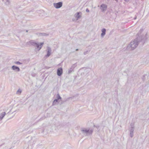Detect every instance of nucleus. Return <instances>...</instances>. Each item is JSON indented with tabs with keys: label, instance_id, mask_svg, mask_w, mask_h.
Returning <instances> with one entry per match:
<instances>
[{
	"label": "nucleus",
	"instance_id": "f257e3e1",
	"mask_svg": "<svg viewBox=\"0 0 149 149\" xmlns=\"http://www.w3.org/2000/svg\"><path fill=\"white\" fill-rule=\"evenodd\" d=\"M146 40L144 38L139 37L134 39V41H131L128 47H130L131 50L134 49L138 46L139 43H141L143 45L145 42Z\"/></svg>",
	"mask_w": 149,
	"mask_h": 149
},
{
	"label": "nucleus",
	"instance_id": "f03ea898",
	"mask_svg": "<svg viewBox=\"0 0 149 149\" xmlns=\"http://www.w3.org/2000/svg\"><path fill=\"white\" fill-rule=\"evenodd\" d=\"M29 42L32 46L36 47L38 49V50H40L41 49L44 44V42H40L39 43L38 42H36L33 40H30Z\"/></svg>",
	"mask_w": 149,
	"mask_h": 149
},
{
	"label": "nucleus",
	"instance_id": "7ed1b4c3",
	"mask_svg": "<svg viewBox=\"0 0 149 149\" xmlns=\"http://www.w3.org/2000/svg\"><path fill=\"white\" fill-rule=\"evenodd\" d=\"M81 132L83 134L88 136L92 134L93 130L92 129L84 128L81 130Z\"/></svg>",
	"mask_w": 149,
	"mask_h": 149
},
{
	"label": "nucleus",
	"instance_id": "20e7f679",
	"mask_svg": "<svg viewBox=\"0 0 149 149\" xmlns=\"http://www.w3.org/2000/svg\"><path fill=\"white\" fill-rule=\"evenodd\" d=\"M63 5V3L62 2H60L57 3H54V6L56 8L58 9L61 8Z\"/></svg>",
	"mask_w": 149,
	"mask_h": 149
},
{
	"label": "nucleus",
	"instance_id": "39448f33",
	"mask_svg": "<svg viewBox=\"0 0 149 149\" xmlns=\"http://www.w3.org/2000/svg\"><path fill=\"white\" fill-rule=\"evenodd\" d=\"M100 9L102 12H104L107 9V6L105 4L103 3L100 5Z\"/></svg>",
	"mask_w": 149,
	"mask_h": 149
},
{
	"label": "nucleus",
	"instance_id": "423d86ee",
	"mask_svg": "<svg viewBox=\"0 0 149 149\" xmlns=\"http://www.w3.org/2000/svg\"><path fill=\"white\" fill-rule=\"evenodd\" d=\"M52 50L51 48L49 47H47V54L45 55V57L48 58L49 57L51 54Z\"/></svg>",
	"mask_w": 149,
	"mask_h": 149
},
{
	"label": "nucleus",
	"instance_id": "0eeeda50",
	"mask_svg": "<svg viewBox=\"0 0 149 149\" xmlns=\"http://www.w3.org/2000/svg\"><path fill=\"white\" fill-rule=\"evenodd\" d=\"M63 69L61 68H59L57 70V74L58 76H61L63 74Z\"/></svg>",
	"mask_w": 149,
	"mask_h": 149
},
{
	"label": "nucleus",
	"instance_id": "6e6552de",
	"mask_svg": "<svg viewBox=\"0 0 149 149\" xmlns=\"http://www.w3.org/2000/svg\"><path fill=\"white\" fill-rule=\"evenodd\" d=\"M11 68L13 70L16 72H19L20 70V69L19 67L15 65H13L12 67Z\"/></svg>",
	"mask_w": 149,
	"mask_h": 149
},
{
	"label": "nucleus",
	"instance_id": "1a4fd4ad",
	"mask_svg": "<svg viewBox=\"0 0 149 149\" xmlns=\"http://www.w3.org/2000/svg\"><path fill=\"white\" fill-rule=\"evenodd\" d=\"M80 14H81V12H78L74 15V16L75 18H77L76 20H78L81 17V15H80Z\"/></svg>",
	"mask_w": 149,
	"mask_h": 149
},
{
	"label": "nucleus",
	"instance_id": "9d476101",
	"mask_svg": "<svg viewBox=\"0 0 149 149\" xmlns=\"http://www.w3.org/2000/svg\"><path fill=\"white\" fill-rule=\"evenodd\" d=\"M6 113L5 112H3L0 114V121L2 120L3 118L6 115Z\"/></svg>",
	"mask_w": 149,
	"mask_h": 149
},
{
	"label": "nucleus",
	"instance_id": "9b49d317",
	"mask_svg": "<svg viewBox=\"0 0 149 149\" xmlns=\"http://www.w3.org/2000/svg\"><path fill=\"white\" fill-rule=\"evenodd\" d=\"M106 30L105 29L103 28L102 30V33L101 34V36L102 37H103L106 34Z\"/></svg>",
	"mask_w": 149,
	"mask_h": 149
},
{
	"label": "nucleus",
	"instance_id": "f8f14e48",
	"mask_svg": "<svg viewBox=\"0 0 149 149\" xmlns=\"http://www.w3.org/2000/svg\"><path fill=\"white\" fill-rule=\"evenodd\" d=\"M74 64L73 65L72 67L70 68V69L68 71V73L70 74L73 71V69L74 68Z\"/></svg>",
	"mask_w": 149,
	"mask_h": 149
},
{
	"label": "nucleus",
	"instance_id": "ddd939ff",
	"mask_svg": "<svg viewBox=\"0 0 149 149\" xmlns=\"http://www.w3.org/2000/svg\"><path fill=\"white\" fill-rule=\"evenodd\" d=\"M130 126H131V127L130 128V132H133L134 130V127H132V123H131L130 124Z\"/></svg>",
	"mask_w": 149,
	"mask_h": 149
},
{
	"label": "nucleus",
	"instance_id": "4468645a",
	"mask_svg": "<svg viewBox=\"0 0 149 149\" xmlns=\"http://www.w3.org/2000/svg\"><path fill=\"white\" fill-rule=\"evenodd\" d=\"M40 35L41 36H48L49 35L48 34L45 33H40Z\"/></svg>",
	"mask_w": 149,
	"mask_h": 149
},
{
	"label": "nucleus",
	"instance_id": "2eb2a0df",
	"mask_svg": "<svg viewBox=\"0 0 149 149\" xmlns=\"http://www.w3.org/2000/svg\"><path fill=\"white\" fill-rule=\"evenodd\" d=\"M58 100L57 99H55L53 101L52 105H54L56 104V103L58 102Z\"/></svg>",
	"mask_w": 149,
	"mask_h": 149
},
{
	"label": "nucleus",
	"instance_id": "dca6fc26",
	"mask_svg": "<svg viewBox=\"0 0 149 149\" xmlns=\"http://www.w3.org/2000/svg\"><path fill=\"white\" fill-rule=\"evenodd\" d=\"M56 99H57L58 100L61 99V97H60L59 94H58L56 96Z\"/></svg>",
	"mask_w": 149,
	"mask_h": 149
},
{
	"label": "nucleus",
	"instance_id": "f3484780",
	"mask_svg": "<svg viewBox=\"0 0 149 149\" xmlns=\"http://www.w3.org/2000/svg\"><path fill=\"white\" fill-rule=\"evenodd\" d=\"M5 4L7 5H8L10 3V0H6Z\"/></svg>",
	"mask_w": 149,
	"mask_h": 149
},
{
	"label": "nucleus",
	"instance_id": "a211bd4d",
	"mask_svg": "<svg viewBox=\"0 0 149 149\" xmlns=\"http://www.w3.org/2000/svg\"><path fill=\"white\" fill-rule=\"evenodd\" d=\"M14 63L15 64L17 65H20L22 64V63H21L19 61H15L14 62Z\"/></svg>",
	"mask_w": 149,
	"mask_h": 149
},
{
	"label": "nucleus",
	"instance_id": "6ab92c4d",
	"mask_svg": "<svg viewBox=\"0 0 149 149\" xmlns=\"http://www.w3.org/2000/svg\"><path fill=\"white\" fill-rule=\"evenodd\" d=\"M22 92L21 90L20 89H19L17 92V94H19V93L20 94Z\"/></svg>",
	"mask_w": 149,
	"mask_h": 149
},
{
	"label": "nucleus",
	"instance_id": "aec40b11",
	"mask_svg": "<svg viewBox=\"0 0 149 149\" xmlns=\"http://www.w3.org/2000/svg\"><path fill=\"white\" fill-rule=\"evenodd\" d=\"M133 132H130V135L131 137H132L133 136Z\"/></svg>",
	"mask_w": 149,
	"mask_h": 149
},
{
	"label": "nucleus",
	"instance_id": "412c9836",
	"mask_svg": "<svg viewBox=\"0 0 149 149\" xmlns=\"http://www.w3.org/2000/svg\"><path fill=\"white\" fill-rule=\"evenodd\" d=\"M88 52H89V51L88 50L84 52V55H85Z\"/></svg>",
	"mask_w": 149,
	"mask_h": 149
},
{
	"label": "nucleus",
	"instance_id": "4be33fe9",
	"mask_svg": "<svg viewBox=\"0 0 149 149\" xmlns=\"http://www.w3.org/2000/svg\"><path fill=\"white\" fill-rule=\"evenodd\" d=\"M144 77H145V76L144 75H143L142 77V79H143V81H144V80H145V78H144Z\"/></svg>",
	"mask_w": 149,
	"mask_h": 149
},
{
	"label": "nucleus",
	"instance_id": "5701e85b",
	"mask_svg": "<svg viewBox=\"0 0 149 149\" xmlns=\"http://www.w3.org/2000/svg\"><path fill=\"white\" fill-rule=\"evenodd\" d=\"M86 11L87 12H89V10L88 8H87L86 10Z\"/></svg>",
	"mask_w": 149,
	"mask_h": 149
},
{
	"label": "nucleus",
	"instance_id": "b1692460",
	"mask_svg": "<svg viewBox=\"0 0 149 149\" xmlns=\"http://www.w3.org/2000/svg\"><path fill=\"white\" fill-rule=\"evenodd\" d=\"M94 126L96 127L97 128H98L99 127V126L98 125L97 126H95V125H94Z\"/></svg>",
	"mask_w": 149,
	"mask_h": 149
},
{
	"label": "nucleus",
	"instance_id": "393cba45",
	"mask_svg": "<svg viewBox=\"0 0 149 149\" xmlns=\"http://www.w3.org/2000/svg\"><path fill=\"white\" fill-rule=\"evenodd\" d=\"M126 2H128L129 0H124Z\"/></svg>",
	"mask_w": 149,
	"mask_h": 149
},
{
	"label": "nucleus",
	"instance_id": "a878e982",
	"mask_svg": "<svg viewBox=\"0 0 149 149\" xmlns=\"http://www.w3.org/2000/svg\"><path fill=\"white\" fill-rule=\"evenodd\" d=\"M136 17H134V19H136Z\"/></svg>",
	"mask_w": 149,
	"mask_h": 149
},
{
	"label": "nucleus",
	"instance_id": "bb28decb",
	"mask_svg": "<svg viewBox=\"0 0 149 149\" xmlns=\"http://www.w3.org/2000/svg\"><path fill=\"white\" fill-rule=\"evenodd\" d=\"M78 49H76V51H78Z\"/></svg>",
	"mask_w": 149,
	"mask_h": 149
},
{
	"label": "nucleus",
	"instance_id": "cd10ccee",
	"mask_svg": "<svg viewBox=\"0 0 149 149\" xmlns=\"http://www.w3.org/2000/svg\"><path fill=\"white\" fill-rule=\"evenodd\" d=\"M26 32H28V30H26Z\"/></svg>",
	"mask_w": 149,
	"mask_h": 149
}]
</instances>
